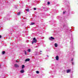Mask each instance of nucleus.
I'll return each mask as SVG.
<instances>
[{"mask_svg":"<svg viewBox=\"0 0 78 78\" xmlns=\"http://www.w3.org/2000/svg\"><path fill=\"white\" fill-rule=\"evenodd\" d=\"M34 10H36V8H34Z\"/></svg>","mask_w":78,"mask_h":78,"instance_id":"nucleus-18","label":"nucleus"},{"mask_svg":"<svg viewBox=\"0 0 78 78\" xmlns=\"http://www.w3.org/2000/svg\"><path fill=\"white\" fill-rule=\"evenodd\" d=\"M28 51L29 52H30V51H31V50H30V49H28Z\"/></svg>","mask_w":78,"mask_h":78,"instance_id":"nucleus-17","label":"nucleus"},{"mask_svg":"<svg viewBox=\"0 0 78 78\" xmlns=\"http://www.w3.org/2000/svg\"><path fill=\"white\" fill-rule=\"evenodd\" d=\"M1 67V65L0 64V67Z\"/></svg>","mask_w":78,"mask_h":78,"instance_id":"nucleus-24","label":"nucleus"},{"mask_svg":"<svg viewBox=\"0 0 78 78\" xmlns=\"http://www.w3.org/2000/svg\"><path fill=\"white\" fill-rule=\"evenodd\" d=\"M30 61V58H27L25 60V62H27V61Z\"/></svg>","mask_w":78,"mask_h":78,"instance_id":"nucleus-3","label":"nucleus"},{"mask_svg":"<svg viewBox=\"0 0 78 78\" xmlns=\"http://www.w3.org/2000/svg\"><path fill=\"white\" fill-rule=\"evenodd\" d=\"M63 14H65V12H63Z\"/></svg>","mask_w":78,"mask_h":78,"instance_id":"nucleus-23","label":"nucleus"},{"mask_svg":"<svg viewBox=\"0 0 78 78\" xmlns=\"http://www.w3.org/2000/svg\"><path fill=\"white\" fill-rule=\"evenodd\" d=\"M2 54H3V55H4V54H5V51H2Z\"/></svg>","mask_w":78,"mask_h":78,"instance_id":"nucleus-11","label":"nucleus"},{"mask_svg":"<svg viewBox=\"0 0 78 78\" xmlns=\"http://www.w3.org/2000/svg\"><path fill=\"white\" fill-rule=\"evenodd\" d=\"M20 12H19L17 13V15L18 16H19V15H20Z\"/></svg>","mask_w":78,"mask_h":78,"instance_id":"nucleus-12","label":"nucleus"},{"mask_svg":"<svg viewBox=\"0 0 78 78\" xmlns=\"http://www.w3.org/2000/svg\"><path fill=\"white\" fill-rule=\"evenodd\" d=\"M35 24V23H31L30 24V25H34Z\"/></svg>","mask_w":78,"mask_h":78,"instance_id":"nucleus-9","label":"nucleus"},{"mask_svg":"<svg viewBox=\"0 0 78 78\" xmlns=\"http://www.w3.org/2000/svg\"><path fill=\"white\" fill-rule=\"evenodd\" d=\"M14 66L16 68L19 67V66L17 64H15Z\"/></svg>","mask_w":78,"mask_h":78,"instance_id":"nucleus-4","label":"nucleus"},{"mask_svg":"<svg viewBox=\"0 0 78 78\" xmlns=\"http://www.w3.org/2000/svg\"><path fill=\"white\" fill-rule=\"evenodd\" d=\"M72 64L73 65V62H72Z\"/></svg>","mask_w":78,"mask_h":78,"instance_id":"nucleus-22","label":"nucleus"},{"mask_svg":"<svg viewBox=\"0 0 78 78\" xmlns=\"http://www.w3.org/2000/svg\"><path fill=\"white\" fill-rule=\"evenodd\" d=\"M55 59L57 60H59V56L58 55L56 56L55 57Z\"/></svg>","mask_w":78,"mask_h":78,"instance_id":"nucleus-6","label":"nucleus"},{"mask_svg":"<svg viewBox=\"0 0 78 78\" xmlns=\"http://www.w3.org/2000/svg\"><path fill=\"white\" fill-rule=\"evenodd\" d=\"M50 2H48V5H50Z\"/></svg>","mask_w":78,"mask_h":78,"instance_id":"nucleus-16","label":"nucleus"},{"mask_svg":"<svg viewBox=\"0 0 78 78\" xmlns=\"http://www.w3.org/2000/svg\"><path fill=\"white\" fill-rule=\"evenodd\" d=\"M71 61H73V59H72L71 60Z\"/></svg>","mask_w":78,"mask_h":78,"instance_id":"nucleus-19","label":"nucleus"},{"mask_svg":"<svg viewBox=\"0 0 78 78\" xmlns=\"http://www.w3.org/2000/svg\"><path fill=\"white\" fill-rule=\"evenodd\" d=\"M36 42H37V40L36 39V38L34 37L33 39V41L32 42V44H33V43H34V42L36 43Z\"/></svg>","mask_w":78,"mask_h":78,"instance_id":"nucleus-1","label":"nucleus"},{"mask_svg":"<svg viewBox=\"0 0 78 78\" xmlns=\"http://www.w3.org/2000/svg\"><path fill=\"white\" fill-rule=\"evenodd\" d=\"M25 67V66H24V65H22V67L21 68H22V69H24V67Z\"/></svg>","mask_w":78,"mask_h":78,"instance_id":"nucleus-10","label":"nucleus"},{"mask_svg":"<svg viewBox=\"0 0 78 78\" xmlns=\"http://www.w3.org/2000/svg\"><path fill=\"white\" fill-rule=\"evenodd\" d=\"M2 38V36L0 35V38Z\"/></svg>","mask_w":78,"mask_h":78,"instance_id":"nucleus-20","label":"nucleus"},{"mask_svg":"<svg viewBox=\"0 0 78 78\" xmlns=\"http://www.w3.org/2000/svg\"><path fill=\"white\" fill-rule=\"evenodd\" d=\"M70 71H71V69H68L66 70V73H70Z\"/></svg>","mask_w":78,"mask_h":78,"instance_id":"nucleus-5","label":"nucleus"},{"mask_svg":"<svg viewBox=\"0 0 78 78\" xmlns=\"http://www.w3.org/2000/svg\"><path fill=\"white\" fill-rule=\"evenodd\" d=\"M41 51V52L42 51Z\"/></svg>","mask_w":78,"mask_h":78,"instance_id":"nucleus-26","label":"nucleus"},{"mask_svg":"<svg viewBox=\"0 0 78 78\" xmlns=\"http://www.w3.org/2000/svg\"><path fill=\"white\" fill-rule=\"evenodd\" d=\"M16 62H18V61H16Z\"/></svg>","mask_w":78,"mask_h":78,"instance_id":"nucleus-21","label":"nucleus"},{"mask_svg":"<svg viewBox=\"0 0 78 78\" xmlns=\"http://www.w3.org/2000/svg\"><path fill=\"white\" fill-rule=\"evenodd\" d=\"M55 47H58V44H57V43H55Z\"/></svg>","mask_w":78,"mask_h":78,"instance_id":"nucleus-8","label":"nucleus"},{"mask_svg":"<svg viewBox=\"0 0 78 78\" xmlns=\"http://www.w3.org/2000/svg\"><path fill=\"white\" fill-rule=\"evenodd\" d=\"M51 39L54 40L55 39V38L52 37H51L49 38V40L50 41H51Z\"/></svg>","mask_w":78,"mask_h":78,"instance_id":"nucleus-2","label":"nucleus"},{"mask_svg":"<svg viewBox=\"0 0 78 78\" xmlns=\"http://www.w3.org/2000/svg\"><path fill=\"white\" fill-rule=\"evenodd\" d=\"M36 73H37V74H39V72L38 71H36Z\"/></svg>","mask_w":78,"mask_h":78,"instance_id":"nucleus-13","label":"nucleus"},{"mask_svg":"<svg viewBox=\"0 0 78 78\" xmlns=\"http://www.w3.org/2000/svg\"><path fill=\"white\" fill-rule=\"evenodd\" d=\"M25 54L26 55H27V52H26V51H25Z\"/></svg>","mask_w":78,"mask_h":78,"instance_id":"nucleus-15","label":"nucleus"},{"mask_svg":"<svg viewBox=\"0 0 78 78\" xmlns=\"http://www.w3.org/2000/svg\"><path fill=\"white\" fill-rule=\"evenodd\" d=\"M47 57H48V55H47Z\"/></svg>","mask_w":78,"mask_h":78,"instance_id":"nucleus-25","label":"nucleus"},{"mask_svg":"<svg viewBox=\"0 0 78 78\" xmlns=\"http://www.w3.org/2000/svg\"><path fill=\"white\" fill-rule=\"evenodd\" d=\"M26 11H27V12H29L30 10H29V9H26Z\"/></svg>","mask_w":78,"mask_h":78,"instance_id":"nucleus-14","label":"nucleus"},{"mask_svg":"<svg viewBox=\"0 0 78 78\" xmlns=\"http://www.w3.org/2000/svg\"><path fill=\"white\" fill-rule=\"evenodd\" d=\"M25 71H24V70L23 69H22L20 71V73H24Z\"/></svg>","mask_w":78,"mask_h":78,"instance_id":"nucleus-7","label":"nucleus"}]
</instances>
